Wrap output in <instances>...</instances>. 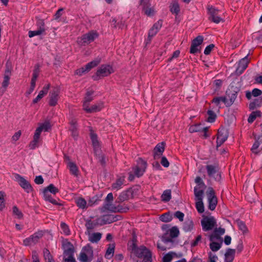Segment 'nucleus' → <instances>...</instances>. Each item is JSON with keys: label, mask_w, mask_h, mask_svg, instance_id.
I'll list each match as a JSON object with an SVG mask.
<instances>
[{"label": "nucleus", "mask_w": 262, "mask_h": 262, "mask_svg": "<svg viewBox=\"0 0 262 262\" xmlns=\"http://www.w3.org/2000/svg\"><path fill=\"white\" fill-rule=\"evenodd\" d=\"M100 62V58H97L95 60L88 63L85 67L77 69L75 71V74L79 76H81L83 74L88 72L93 68L97 66Z\"/></svg>", "instance_id": "423d86ee"}, {"label": "nucleus", "mask_w": 262, "mask_h": 262, "mask_svg": "<svg viewBox=\"0 0 262 262\" xmlns=\"http://www.w3.org/2000/svg\"><path fill=\"white\" fill-rule=\"evenodd\" d=\"M173 254L174 253L173 252H169L163 257V261L170 262L172 259Z\"/></svg>", "instance_id": "e2e57ef3"}, {"label": "nucleus", "mask_w": 262, "mask_h": 262, "mask_svg": "<svg viewBox=\"0 0 262 262\" xmlns=\"http://www.w3.org/2000/svg\"><path fill=\"white\" fill-rule=\"evenodd\" d=\"M43 194L44 199L46 201H49L52 203L53 204L58 205L57 201L52 198L51 195L47 191L43 190Z\"/></svg>", "instance_id": "473e14b6"}, {"label": "nucleus", "mask_w": 262, "mask_h": 262, "mask_svg": "<svg viewBox=\"0 0 262 262\" xmlns=\"http://www.w3.org/2000/svg\"><path fill=\"white\" fill-rule=\"evenodd\" d=\"M39 132L38 129H36L33 137V140L29 145L31 149H34L39 146V142L40 140V135L38 134Z\"/></svg>", "instance_id": "aec40b11"}, {"label": "nucleus", "mask_w": 262, "mask_h": 262, "mask_svg": "<svg viewBox=\"0 0 262 262\" xmlns=\"http://www.w3.org/2000/svg\"><path fill=\"white\" fill-rule=\"evenodd\" d=\"M114 72L112 67L110 65H101L97 71L95 75L93 76L94 80H98L101 77L108 76Z\"/></svg>", "instance_id": "f257e3e1"}, {"label": "nucleus", "mask_w": 262, "mask_h": 262, "mask_svg": "<svg viewBox=\"0 0 262 262\" xmlns=\"http://www.w3.org/2000/svg\"><path fill=\"white\" fill-rule=\"evenodd\" d=\"M228 136L229 133L228 129L223 127L219 129L216 140L217 148L221 146V145L226 141Z\"/></svg>", "instance_id": "1a4fd4ad"}, {"label": "nucleus", "mask_w": 262, "mask_h": 262, "mask_svg": "<svg viewBox=\"0 0 262 262\" xmlns=\"http://www.w3.org/2000/svg\"><path fill=\"white\" fill-rule=\"evenodd\" d=\"M36 25L37 26V29H38L40 30H43V32L45 33V24L43 20L39 19L37 21Z\"/></svg>", "instance_id": "6e6d98bb"}, {"label": "nucleus", "mask_w": 262, "mask_h": 262, "mask_svg": "<svg viewBox=\"0 0 262 262\" xmlns=\"http://www.w3.org/2000/svg\"><path fill=\"white\" fill-rule=\"evenodd\" d=\"M180 7L177 2H173L170 6V11L176 15L178 14L180 12Z\"/></svg>", "instance_id": "ea45409f"}, {"label": "nucleus", "mask_w": 262, "mask_h": 262, "mask_svg": "<svg viewBox=\"0 0 262 262\" xmlns=\"http://www.w3.org/2000/svg\"><path fill=\"white\" fill-rule=\"evenodd\" d=\"M115 247L113 245L112 246H110L106 252L105 257L107 259H110L113 257Z\"/></svg>", "instance_id": "09e8293b"}, {"label": "nucleus", "mask_w": 262, "mask_h": 262, "mask_svg": "<svg viewBox=\"0 0 262 262\" xmlns=\"http://www.w3.org/2000/svg\"><path fill=\"white\" fill-rule=\"evenodd\" d=\"M169 234L171 238L176 237L179 234V230L177 227H173L170 229Z\"/></svg>", "instance_id": "49530a36"}, {"label": "nucleus", "mask_w": 262, "mask_h": 262, "mask_svg": "<svg viewBox=\"0 0 262 262\" xmlns=\"http://www.w3.org/2000/svg\"><path fill=\"white\" fill-rule=\"evenodd\" d=\"M98 225H100L98 223V218L94 221L88 220L85 223V227L88 230L94 229Z\"/></svg>", "instance_id": "c85d7f7f"}, {"label": "nucleus", "mask_w": 262, "mask_h": 262, "mask_svg": "<svg viewBox=\"0 0 262 262\" xmlns=\"http://www.w3.org/2000/svg\"><path fill=\"white\" fill-rule=\"evenodd\" d=\"M94 93V91L92 90H88L86 91L85 96L83 101V108L84 109V104L86 106H89V103L93 100V95Z\"/></svg>", "instance_id": "4be33fe9"}, {"label": "nucleus", "mask_w": 262, "mask_h": 262, "mask_svg": "<svg viewBox=\"0 0 262 262\" xmlns=\"http://www.w3.org/2000/svg\"><path fill=\"white\" fill-rule=\"evenodd\" d=\"M171 190L169 189L164 191L161 195L162 201L165 202H168L171 199Z\"/></svg>", "instance_id": "72a5a7b5"}, {"label": "nucleus", "mask_w": 262, "mask_h": 262, "mask_svg": "<svg viewBox=\"0 0 262 262\" xmlns=\"http://www.w3.org/2000/svg\"><path fill=\"white\" fill-rule=\"evenodd\" d=\"M201 223L202 229L204 231L211 230L217 226L216 221L212 216L204 217Z\"/></svg>", "instance_id": "f03ea898"}, {"label": "nucleus", "mask_w": 262, "mask_h": 262, "mask_svg": "<svg viewBox=\"0 0 262 262\" xmlns=\"http://www.w3.org/2000/svg\"><path fill=\"white\" fill-rule=\"evenodd\" d=\"M208 10L209 14V19L210 20L216 24H219L223 21V19L220 16L219 10L215 9L212 6H209L208 7Z\"/></svg>", "instance_id": "6e6552de"}, {"label": "nucleus", "mask_w": 262, "mask_h": 262, "mask_svg": "<svg viewBox=\"0 0 262 262\" xmlns=\"http://www.w3.org/2000/svg\"><path fill=\"white\" fill-rule=\"evenodd\" d=\"M12 70V68L11 67V65L10 63H9L8 62H7L6 64V70L5 71L4 74V77L9 78L10 77L11 75V72Z\"/></svg>", "instance_id": "37998d69"}, {"label": "nucleus", "mask_w": 262, "mask_h": 262, "mask_svg": "<svg viewBox=\"0 0 262 262\" xmlns=\"http://www.w3.org/2000/svg\"><path fill=\"white\" fill-rule=\"evenodd\" d=\"M249 62V60L248 58V55L240 60L236 70L237 74L239 75L242 74L244 70L247 68Z\"/></svg>", "instance_id": "f3484780"}, {"label": "nucleus", "mask_w": 262, "mask_h": 262, "mask_svg": "<svg viewBox=\"0 0 262 262\" xmlns=\"http://www.w3.org/2000/svg\"><path fill=\"white\" fill-rule=\"evenodd\" d=\"M146 162L142 159H139L137 162V165L133 168V171L135 174L139 177L143 174L146 168Z\"/></svg>", "instance_id": "9d476101"}, {"label": "nucleus", "mask_w": 262, "mask_h": 262, "mask_svg": "<svg viewBox=\"0 0 262 262\" xmlns=\"http://www.w3.org/2000/svg\"><path fill=\"white\" fill-rule=\"evenodd\" d=\"M209 205L208 208L211 210H213L217 204V198L215 195V192L212 187H209L207 192Z\"/></svg>", "instance_id": "0eeeda50"}, {"label": "nucleus", "mask_w": 262, "mask_h": 262, "mask_svg": "<svg viewBox=\"0 0 262 262\" xmlns=\"http://www.w3.org/2000/svg\"><path fill=\"white\" fill-rule=\"evenodd\" d=\"M262 105V98L259 97L258 98L255 99L253 101L251 102L249 104V109L251 110H253L257 107H260Z\"/></svg>", "instance_id": "bb28decb"}, {"label": "nucleus", "mask_w": 262, "mask_h": 262, "mask_svg": "<svg viewBox=\"0 0 262 262\" xmlns=\"http://www.w3.org/2000/svg\"><path fill=\"white\" fill-rule=\"evenodd\" d=\"M61 228L62 229L63 232L66 235H69L70 234V230L68 226L64 223H61L60 225Z\"/></svg>", "instance_id": "69168bd1"}, {"label": "nucleus", "mask_w": 262, "mask_h": 262, "mask_svg": "<svg viewBox=\"0 0 262 262\" xmlns=\"http://www.w3.org/2000/svg\"><path fill=\"white\" fill-rule=\"evenodd\" d=\"M98 35L95 31H91L82 35L77 40L78 43L80 46H85L93 41Z\"/></svg>", "instance_id": "7ed1b4c3"}, {"label": "nucleus", "mask_w": 262, "mask_h": 262, "mask_svg": "<svg viewBox=\"0 0 262 262\" xmlns=\"http://www.w3.org/2000/svg\"><path fill=\"white\" fill-rule=\"evenodd\" d=\"M221 101L224 102L227 106V98L226 97H215L212 101L213 103H215L217 105H219Z\"/></svg>", "instance_id": "a18cd8bd"}, {"label": "nucleus", "mask_w": 262, "mask_h": 262, "mask_svg": "<svg viewBox=\"0 0 262 262\" xmlns=\"http://www.w3.org/2000/svg\"><path fill=\"white\" fill-rule=\"evenodd\" d=\"M195 182L198 184L199 188H201L205 186L204 183L200 177H197L195 179Z\"/></svg>", "instance_id": "774afa93"}, {"label": "nucleus", "mask_w": 262, "mask_h": 262, "mask_svg": "<svg viewBox=\"0 0 262 262\" xmlns=\"http://www.w3.org/2000/svg\"><path fill=\"white\" fill-rule=\"evenodd\" d=\"M12 210L13 214L15 215L17 218L20 219L23 217V214L22 212L18 209V208L16 206L13 207Z\"/></svg>", "instance_id": "603ef678"}, {"label": "nucleus", "mask_w": 262, "mask_h": 262, "mask_svg": "<svg viewBox=\"0 0 262 262\" xmlns=\"http://www.w3.org/2000/svg\"><path fill=\"white\" fill-rule=\"evenodd\" d=\"M97 158L99 160V161L100 162V163L102 165H104L105 164L106 161H105V158L104 157V155L100 154V151L98 150L96 152Z\"/></svg>", "instance_id": "864d4df0"}, {"label": "nucleus", "mask_w": 262, "mask_h": 262, "mask_svg": "<svg viewBox=\"0 0 262 262\" xmlns=\"http://www.w3.org/2000/svg\"><path fill=\"white\" fill-rule=\"evenodd\" d=\"M208 176L214 179L216 181H220L221 179V176L219 172V169L217 164L207 165L206 166Z\"/></svg>", "instance_id": "20e7f679"}, {"label": "nucleus", "mask_w": 262, "mask_h": 262, "mask_svg": "<svg viewBox=\"0 0 262 262\" xmlns=\"http://www.w3.org/2000/svg\"><path fill=\"white\" fill-rule=\"evenodd\" d=\"M67 167L72 174L75 177H77L78 176L79 170L75 163L72 161H69L67 164Z\"/></svg>", "instance_id": "b1692460"}, {"label": "nucleus", "mask_w": 262, "mask_h": 262, "mask_svg": "<svg viewBox=\"0 0 262 262\" xmlns=\"http://www.w3.org/2000/svg\"><path fill=\"white\" fill-rule=\"evenodd\" d=\"M42 231H38L34 233L33 235L25 239L23 241L24 245L26 246H30L32 244H37L39 239L41 238L43 235Z\"/></svg>", "instance_id": "39448f33"}, {"label": "nucleus", "mask_w": 262, "mask_h": 262, "mask_svg": "<svg viewBox=\"0 0 262 262\" xmlns=\"http://www.w3.org/2000/svg\"><path fill=\"white\" fill-rule=\"evenodd\" d=\"M91 138L93 143V145L94 147L95 152L99 150V142L97 140V136L96 134L91 132Z\"/></svg>", "instance_id": "7c9ffc66"}, {"label": "nucleus", "mask_w": 262, "mask_h": 262, "mask_svg": "<svg viewBox=\"0 0 262 262\" xmlns=\"http://www.w3.org/2000/svg\"><path fill=\"white\" fill-rule=\"evenodd\" d=\"M124 182V178H119L116 181L112 184L113 189L118 190L121 188L122 185L123 184Z\"/></svg>", "instance_id": "c756f323"}, {"label": "nucleus", "mask_w": 262, "mask_h": 262, "mask_svg": "<svg viewBox=\"0 0 262 262\" xmlns=\"http://www.w3.org/2000/svg\"><path fill=\"white\" fill-rule=\"evenodd\" d=\"M236 223L239 229L243 232V234L246 233L248 232V228L244 222L240 220H237L236 221Z\"/></svg>", "instance_id": "2f4dec72"}, {"label": "nucleus", "mask_w": 262, "mask_h": 262, "mask_svg": "<svg viewBox=\"0 0 262 262\" xmlns=\"http://www.w3.org/2000/svg\"><path fill=\"white\" fill-rule=\"evenodd\" d=\"M203 41V37L202 36H198L192 41V43H195V46L198 47L200 45Z\"/></svg>", "instance_id": "0e129e2a"}, {"label": "nucleus", "mask_w": 262, "mask_h": 262, "mask_svg": "<svg viewBox=\"0 0 262 262\" xmlns=\"http://www.w3.org/2000/svg\"><path fill=\"white\" fill-rule=\"evenodd\" d=\"M102 107H103V103H99L98 104H94V105H92L91 107H89V106H86L85 104H84V110L88 113H92L100 111Z\"/></svg>", "instance_id": "412c9836"}, {"label": "nucleus", "mask_w": 262, "mask_h": 262, "mask_svg": "<svg viewBox=\"0 0 262 262\" xmlns=\"http://www.w3.org/2000/svg\"><path fill=\"white\" fill-rule=\"evenodd\" d=\"M165 143L161 142L158 144L154 149V158L155 159L160 158L164 151Z\"/></svg>", "instance_id": "6ab92c4d"}, {"label": "nucleus", "mask_w": 262, "mask_h": 262, "mask_svg": "<svg viewBox=\"0 0 262 262\" xmlns=\"http://www.w3.org/2000/svg\"><path fill=\"white\" fill-rule=\"evenodd\" d=\"M260 145L259 144V142L255 138V142L253 144L251 150L253 153L257 154L260 151V149H258V148Z\"/></svg>", "instance_id": "8fccbe9b"}, {"label": "nucleus", "mask_w": 262, "mask_h": 262, "mask_svg": "<svg viewBox=\"0 0 262 262\" xmlns=\"http://www.w3.org/2000/svg\"><path fill=\"white\" fill-rule=\"evenodd\" d=\"M45 33L43 32V30H40L38 29L35 31H30L28 33L29 37L31 38L36 35H40L44 34Z\"/></svg>", "instance_id": "3c124183"}, {"label": "nucleus", "mask_w": 262, "mask_h": 262, "mask_svg": "<svg viewBox=\"0 0 262 262\" xmlns=\"http://www.w3.org/2000/svg\"><path fill=\"white\" fill-rule=\"evenodd\" d=\"M194 192L197 200L202 201L204 190L202 189L198 190L197 187H195L194 189Z\"/></svg>", "instance_id": "79ce46f5"}, {"label": "nucleus", "mask_w": 262, "mask_h": 262, "mask_svg": "<svg viewBox=\"0 0 262 262\" xmlns=\"http://www.w3.org/2000/svg\"><path fill=\"white\" fill-rule=\"evenodd\" d=\"M132 250L134 254L139 258H143L151 253L145 246H141L139 247L134 245Z\"/></svg>", "instance_id": "9b49d317"}, {"label": "nucleus", "mask_w": 262, "mask_h": 262, "mask_svg": "<svg viewBox=\"0 0 262 262\" xmlns=\"http://www.w3.org/2000/svg\"><path fill=\"white\" fill-rule=\"evenodd\" d=\"M193 226L192 220L190 219H187L183 224V229L185 232H189L192 230Z\"/></svg>", "instance_id": "393cba45"}, {"label": "nucleus", "mask_w": 262, "mask_h": 262, "mask_svg": "<svg viewBox=\"0 0 262 262\" xmlns=\"http://www.w3.org/2000/svg\"><path fill=\"white\" fill-rule=\"evenodd\" d=\"M59 93V89L57 87L54 88L50 92L49 102V104L50 106H55L57 104Z\"/></svg>", "instance_id": "ddd939ff"}, {"label": "nucleus", "mask_w": 262, "mask_h": 262, "mask_svg": "<svg viewBox=\"0 0 262 262\" xmlns=\"http://www.w3.org/2000/svg\"><path fill=\"white\" fill-rule=\"evenodd\" d=\"M220 238V236L215 231V230H214L213 232L209 235V239L211 242H213L215 239H219Z\"/></svg>", "instance_id": "338daca9"}, {"label": "nucleus", "mask_w": 262, "mask_h": 262, "mask_svg": "<svg viewBox=\"0 0 262 262\" xmlns=\"http://www.w3.org/2000/svg\"><path fill=\"white\" fill-rule=\"evenodd\" d=\"M162 26V20H159L156 23L152 28L149 30L148 32V36L147 39L146 43H148L151 41L152 38L156 35L159 30L161 29Z\"/></svg>", "instance_id": "f8f14e48"}, {"label": "nucleus", "mask_w": 262, "mask_h": 262, "mask_svg": "<svg viewBox=\"0 0 262 262\" xmlns=\"http://www.w3.org/2000/svg\"><path fill=\"white\" fill-rule=\"evenodd\" d=\"M221 245L216 242H212L210 244V248L213 251H217L221 248Z\"/></svg>", "instance_id": "4d7b16f0"}, {"label": "nucleus", "mask_w": 262, "mask_h": 262, "mask_svg": "<svg viewBox=\"0 0 262 262\" xmlns=\"http://www.w3.org/2000/svg\"><path fill=\"white\" fill-rule=\"evenodd\" d=\"M160 220L163 222H169L172 220V216L169 213L163 214L160 217Z\"/></svg>", "instance_id": "c03bdc74"}, {"label": "nucleus", "mask_w": 262, "mask_h": 262, "mask_svg": "<svg viewBox=\"0 0 262 262\" xmlns=\"http://www.w3.org/2000/svg\"><path fill=\"white\" fill-rule=\"evenodd\" d=\"M196 208L199 213H203L204 211V207L202 201H198L196 203Z\"/></svg>", "instance_id": "13d9d810"}, {"label": "nucleus", "mask_w": 262, "mask_h": 262, "mask_svg": "<svg viewBox=\"0 0 262 262\" xmlns=\"http://www.w3.org/2000/svg\"><path fill=\"white\" fill-rule=\"evenodd\" d=\"M129 192L130 191L129 190L122 192L116 199V202L120 203L126 200H127L129 198Z\"/></svg>", "instance_id": "a878e982"}, {"label": "nucleus", "mask_w": 262, "mask_h": 262, "mask_svg": "<svg viewBox=\"0 0 262 262\" xmlns=\"http://www.w3.org/2000/svg\"><path fill=\"white\" fill-rule=\"evenodd\" d=\"M85 252H81L80 254V260L82 262H87L88 261V255L92 256L93 250L91 246L88 245L83 249Z\"/></svg>", "instance_id": "a211bd4d"}, {"label": "nucleus", "mask_w": 262, "mask_h": 262, "mask_svg": "<svg viewBox=\"0 0 262 262\" xmlns=\"http://www.w3.org/2000/svg\"><path fill=\"white\" fill-rule=\"evenodd\" d=\"M67 246V248L64 251V256H73L74 251L73 245H71L70 243H68Z\"/></svg>", "instance_id": "58836bf2"}, {"label": "nucleus", "mask_w": 262, "mask_h": 262, "mask_svg": "<svg viewBox=\"0 0 262 262\" xmlns=\"http://www.w3.org/2000/svg\"><path fill=\"white\" fill-rule=\"evenodd\" d=\"M112 202L105 203L104 205L103 208L105 210L111 211L112 212H125L128 209L127 208L120 207L119 206L116 207L114 205L112 204Z\"/></svg>", "instance_id": "dca6fc26"}, {"label": "nucleus", "mask_w": 262, "mask_h": 262, "mask_svg": "<svg viewBox=\"0 0 262 262\" xmlns=\"http://www.w3.org/2000/svg\"><path fill=\"white\" fill-rule=\"evenodd\" d=\"M207 114L208 115V117L207 118V121H208L209 122H214L216 117V115L214 113V112L213 111L208 110L207 111Z\"/></svg>", "instance_id": "de8ad7c7"}, {"label": "nucleus", "mask_w": 262, "mask_h": 262, "mask_svg": "<svg viewBox=\"0 0 262 262\" xmlns=\"http://www.w3.org/2000/svg\"><path fill=\"white\" fill-rule=\"evenodd\" d=\"M51 126L49 122H45L42 124H41L38 127L36 128V129L39 130L38 134L40 135V134L42 131L47 132L50 128Z\"/></svg>", "instance_id": "4c0bfd02"}, {"label": "nucleus", "mask_w": 262, "mask_h": 262, "mask_svg": "<svg viewBox=\"0 0 262 262\" xmlns=\"http://www.w3.org/2000/svg\"><path fill=\"white\" fill-rule=\"evenodd\" d=\"M50 86V85L49 84L44 86L42 90L39 92L38 94L42 98L48 93Z\"/></svg>", "instance_id": "680f3d73"}, {"label": "nucleus", "mask_w": 262, "mask_h": 262, "mask_svg": "<svg viewBox=\"0 0 262 262\" xmlns=\"http://www.w3.org/2000/svg\"><path fill=\"white\" fill-rule=\"evenodd\" d=\"M43 190L47 191L48 192H50L53 194H55L59 191L58 189L55 187L52 184H50L48 187L45 188Z\"/></svg>", "instance_id": "a19ab883"}, {"label": "nucleus", "mask_w": 262, "mask_h": 262, "mask_svg": "<svg viewBox=\"0 0 262 262\" xmlns=\"http://www.w3.org/2000/svg\"><path fill=\"white\" fill-rule=\"evenodd\" d=\"M15 180L18 182L19 185L25 190L26 192L29 193L32 190V187L28 181L25 179L23 177L18 174L14 175Z\"/></svg>", "instance_id": "4468645a"}, {"label": "nucleus", "mask_w": 262, "mask_h": 262, "mask_svg": "<svg viewBox=\"0 0 262 262\" xmlns=\"http://www.w3.org/2000/svg\"><path fill=\"white\" fill-rule=\"evenodd\" d=\"M43 256L46 261L51 260L53 259L50 251L47 249L43 250Z\"/></svg>", "instance_id": "052dcab7"}, {"label": "nucleus", "mask_w": 262, "mask_h": 262, "mask_svg": "<svg viewBox=\"0 0 262 262\" xmlns=\"http://www.w3.org/2000/svg\"><path fill=\"white\" fill-rule=\"evenodd\" d=\"M142 11L144 14L148 16H151L155 14V11L154 7L147 6L146 8H142Z\"/></svg>", "instance_id": "c9c22d12"}, {"label": "nucleus", "mask_w": 262, "mask_h": 262, "mask_svg": "<svg viewBox=\"0 0 262 262\" xmlns=\"http://www.w3.org/2000/svg\"><path fill=\"white\" fill-rule=\"evenodd\" d=\"M102 234L99 232H96L89 234V240L93 243H97L101 238Z\"/></svg>", "instance_id": "cd10ccee"}, {"label": "nucleus", "mask_w": 262, "mask_h": 262, "mask_svg": "<svg viewBox=\"0 0 262 262\" xmlns=\"http://www.w3.org/2000/svg\"><path fill=\"white\" fill-rule=\"evenodd\" d=\"M235 250L228 248L225 254V260L226 262H232L234 260Z\"/></svg>", "instance_id": "5701e85b"}, {"label": "nucleus", "mask_w": 262, "mask_h": 262, "mask_svg": "<svg viewBox=\"0 0 262 262\" xmlns=\"http://www.w3.org/2000/svg\"><path fill=\"white\" fill-rule=\"evenodd\" d=\"M76 203L80 208L84 209L88 207L86 201L82 198H78L76 201Z\"/></svg>", "instance_id": "e433bc0d"}, {"label": "nucleus", "mask_w": 262, "mask_h": 262, "mask_svg": "<svg viewBox=\"0 0 262 262\" xmlns=\"http://www.w3.org/2000/svg\"><path fill=\"white\" fill-rule=\"evenodd\" d=\"M261 116V112L259 111H256L252 112V113L249 116L248 121L250 123H252L257 117Z\"/></svg>", "instance_id": "f704fd0d"}, {"label": "nucleus", "mask_w": 262, "mask_h": 262, "mask_svg": "<svg viewBox=\"0 0 262 262\" xmlns=\"http://www.w3.org/2000/svg\"><path fill=\"white\" fill-rule=\"evenodd\" d=\"M118 220V217L113 214L104 215L98 217V223L100 225L110 224Z\"/></svg>", "instance_id": "2eb2a0df"}, {"label": "nucleus", "mask_w": 262, "mask_h": 262, "mask_svg": "<svg viewBox=\"0 0 262 262\" xmlns=\"http://www.w3.org/2000/svg\"><path fill=\"white\" fill-rule=\"evenodd\" d=\"M202 128L200 124H196L191 126L189 127V130L190 133L201 132Z\"/></svg>", "instance_id": "5fc2aeb1"}, {"label": "nucleus", "mask_w": 262, "mask_h": 262, "mask_svg": "<svg viewBox=\"0 0 262 262\" xmlns=\"http://www.w3.org/2000/svg\"><path fill=\"white\" fill-rule=\"evenodd\" d=\"M230 99L228 100L227 99V106H230L234 102L236 98V93H232L231 96H229Z\"/></svg>", "instance_id": "bf43d9fd"}]
</instances>
